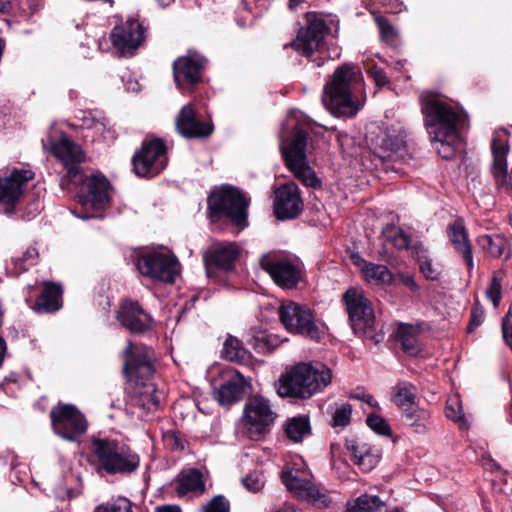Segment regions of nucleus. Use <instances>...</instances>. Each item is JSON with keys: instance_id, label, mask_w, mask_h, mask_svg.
Instances as JSON below:
<instances>
[{"instance_id": "nucleus-1", "label": "nucleus", "mask_w": 512, "mask_h": 512, "mask_svg": "<svg viewBox=\"0 0 512 512\" xmlns=\"http://www.w3.org/2000/svg\"><path fill=\"white\" fill-rule=\"evenodd\" d=\"M152 351L143 345L129 343L124 352V373L130 383V404L154 411L160 404L155 385L149 381L154 373Z\"/></svg>"}, {"instance_id": "nucleus-2", "label": "nucleus", "mask_w": 512, "mask_h": 512, "mask_svg": "<svg viewBox=\"0 0 512 512\" xmlns=\"http://www.w3.org/2000/svg\"><path fill=\"white\" fill-rule=\"evenodd\" d=\"M363 86L361 70L352 63L338 67L324 86L322 102L337 117H354L363 107L357 94Z\"/></svg>"}, {"instance_id": "nucleus-3", "label": "nucleus", "mask_w": 512, "mask_h": 512, "mask_svg": "<svg viewBox=\"0 0 512 512\" xmlns=\"http://www.w3.org/2000/svg\"><path fill=\"white\" fill-rule=\"evenodd\" d=\"M304 116L292 111L286 120V126L293 131L291 138L281 137L280 148L287 168L305 186L319 187L321 182L309 166L306 156L307 133L303 129Z\"/></svg>"}, {"instance_id": "nucleus-4", "label": "nucleus", "mask_w": 512, "mask_h": 512, "mask_svg": "<svg viewBox=\"0 0 512 512\" xmlns=\"http://www.w3.org/2000/svg\"><path fill=\"white\" fill-rule=\"evenodd\" d=\"M330 368L321 363H300L279 379L278 394L284 397L310 398L332 381Z\"/></svg>"}, {"instance_id": "nucleus-5", "label": "nucleus", "mask_w": 512, "mask_h": 512, "mask_svg": "<svg viewBox=\"0 0 512 512\" xmlns=\"http://www.w3.org/2000/svg\"><path fill=\"white\" fill-rule=\"evenodd\" d=\"M91 458L98 472L109 475L131 474L140 465L139 455L129 445L117 439H93Z\"/></svg>"}, {"instance_id": "nucleus-6", "label": "nucleus", "mask_w": 512, "mask_h": 512, "mask_svg": "<svg viewBox=\"0 0 512 512\" xmlns=\"http://www.w3.org/2000/svg\"><path fill=\"white\" fill-rule=\"evenodd\" d=\"M421 113L424 116V125L435 149L444 159L448 146V105L446 97L442 94L423 91L419 96Z\"/></svg>"}, {"instance_id": "nucleus-7", "label": "nucleus", "mask_w": 512, "mask_h": 512, "mask_svg": "<svg viewBox=\"0 0 512 512\" xmlns=\"http://www.w3.org/2000/svg\"><path fill=\"white\" fill-rule=\"evenodd\" d=\"M281 479L285 487L300 500L321 508H327L332 503L328 491L315 484L312 474L304 467L288 466L283 470Z\"/></svg>"}, {"instance_id": "nucleus-8", "label": "nucleus", "mask_w": 512, "mask_h": 512, "mask_svg": "<svg viewBox=\"0 0 512 512\" xmlns=\"http://www.w3.org/2000/svg\"><path fill=\"white\" fill-rule=\"evenodd\" d=\"M110 183L104 176L92 175L87 179V192L79 193L77 201L81 208L71 212L82 220L91 218H103L101 214H95L109 206Z\"/></svg>"}, {"instance_id": "nucleus-9", "label": "nucleus", "mask_w": 512, "mask_h": 512, "mask_svg": "<svg viewBox=\"0 0 512 512\" xmlns=\"http://www.w3.org/2000/svg\"><path fill=\"white\" fill-rule=\"evenodd\" d=\"M249 200L238 189L223 186L208 197V208L212 215L223 214L236 225H241L247 218Z\"/></svg>"}, {"instance_id": "nucleus-10", "label": "nucleus", "mask_w": 512, "mask_h": 512, "mask_svg": "<svg viewBox=\"0 0 512 512\" xmlns=\"http://www.w3.org/2000/svg\"><path fill=\"white\" fill-rule=\"evenodd\" d=\"M138 271L153 280L173 283L180 272L177 258L168 252L145 251L137 257Z\"/></svg>"}, {"instance_id": "nucleus-11", "label": "nucleus", "mask_w": 512, "mask_h": 512, "mask_svg": "<svg viewBox=\"0 0 512 512\" xmlns=\"http://www.w3.org/2000/svg\"><path fill=\"white\" fill-rule=\"evenodd\" d=\"M281 323L287 331L300 334L313 340L320 339V331L315 324L311 310L305 305L288 301L278 308Z\"/></svg>"}, {"instance_id": "nucleus-12", "label": "nucleus", "mask_w": 512, "mask_h": 512, "mask_svg": "<svg viewBox=\"0 0 512 512\" xmlns=\"http://www.w3.org/2000/svg\"><path fill=\"white\" fill-rule=\"evenodd\" d=\"M260 266L281 288L292 289L303 278L301 267L287 256L277 252L264 254L260 258Z\"/></svg>"}, {"instance_id": "nucleus-13", "label": "nucleus", "mask_w": 512, "mask_h": 512, "mask_svg": "<svg viewBox=\"0 0 512 512\" xmlns=\"http://www.w3.org/2000/svg\"><path fill=\"white\" fill-rule=\"evenodd\" d=\"M275 418L269 400L261 395L252 396L245 403L242 423L250 438L258 439L265 434Z\"/></svg>"}, {"instance_id": "nucleus-14", "label": "nucleus", "mask_w": 512, "mask_h": 512, "mask_svg": "<svg viewBox=\"0 0 512 512\" xmlns=\"http://www.w3.org/2000/svg\"><path fill=\"white\" fill-rule=\"evenodd\" d=\"M351 326L357 334H368L375 323L370 300L361 288L351 287L343 295Z\"/></svg>"}, {"instance_id": "nucleus-15", "label": "nucleus", "mask_w": 512, "mask_h": 512, "mask_svg": "<svg viewBox=\"0 0 512 512\" xmlns=\"http://www.w3.org/2000/svg\"><path fill=\"white\" fill-rule=\"evenodd\" d=\"M54 432L67 441H77L87 430L85 416L70 404H59L50 411Z\"/></svg>"}, {"instance_id": "nucleus-16", "label": "nucleus", "mask_w": 512, "mask_h": 512, "mask_svg": "<svg viewBox=\"0 0 512 512\" xmlns=\"http://www.w3.org/2000/svg\"><path fill=\"white\" fill-rule=\"evenodd\" d=\"M166 146L161 139L144 142L133 157L134 171L139 176H154L167 165Z\"/></svg>"}, {"instance_id": "nucleus-17", "label": "nucleus", "mask_w": 512, "mask_h": 512, "mask_svg": "<svg viewBox=\"0 0 512 512\" xmlns=\"http://www.w3.org/2000/svg\"><path fill=\"white\" fill-rule=\"evenodd\" d=\"M329 28L326 22L315 14H308L303 25L290 46L299 54L310 57L319 50Z\"/></svg>"}, {"instance_id": "nucleus-18", "label": "nucleus", "mask_w": 512, "mask_h": 512, "mask_svg": "<svg viewBox=\"0 0 512 512\" xmlns=\"http://www.w3.org/2000/svg\"><path fill=\"white\" fill-rule=\"evenodd\" d=\"M50 151L59 160L67 171V178L74 183H82L84 175L80 170V164L84 160V154L80 146L66 137L51 143Z\"/></svg>"}, {"instance_id": "nucleus-19", "label": "nucleus", "mask_w": 512, "mask_h": 512, "mask_svg": "<svg viewBox=\"0 0 512 512\" xmlns=\"http://www.w3.org/2000/svg\"><path fill=\"white\" fill-rule=\"evenodd\" d=\"M110 40L119 55H133L144 40L143 27L136 20H128L113 28Z\"/></svg>"}, {"instance_id": "nucleus-20", "label": "nucleus", "mask_w": 512, "mask_h": 512, "mask_svg": "<svg viewBox=\"0 0 512 512\" xmlns=\"http://www.w3.org/2000/svg\"><path fill=\"white\" fill-rule=\"evenodd\" d=\"M450 148L463 159L467 152V133L470 129L468 114L462 106L450 102Z\"/></svg>"}, {"instance_id": "nucleus-21", "label": "nucleus", "mask_w": 512, "mask_h": 512, "mask_svg": "<svg viewBox=\"0 0 512 512\" xmlns=\"http://www.w3.org/2000/svg\"><path fill=\"white\" fill-rule=\"evenodd\" d=\"M274 213L279 220L297 217L303 208L298 186L293 183L281 185L275 191Z\"/></svg>"}, {"instance_id": "nucleus-22", "label": "nucleus", "mask_w": 512, "mask_h": 512, "mask_svg": "<svg viewBox=\"0 0 512 512\" xmlns=\"http://www.w3.org/2000/svg\"><path fill=\"white\" fill-rule=\"evenodd\" d=\"M206 59L199 54H189L177 58L173 64V75L176 86L183 89L187 85L197 83L201 79V71Z\"/></svg>"}, {"instance_id": "nucleus-23", "label": "nucleus", "mask_w": 512, "mask_h": 512, "mask_svg": "<svg viewBox=\"0 0 512 512\" xmlns=\"http://www.w3.org/2000/svg\"><path fill=\"white\" fill-rule=\"evenodd\" d=\"M450 253L462 261L470 273L474 267L472 244L462 219L457 218L450 225Z\"/></svg>"}, {"instance_id": "nucleus-24", "label": "nucleus", "mask_w": 512, "mask_h": 512, "mask_svg": "<svg viewBox=\"0 0 512 512\" xmlns=\"http://www.w3.org/2000/svg\"><path fill=\"white\" fill-rule=\"evenodd\" d=\"M34 173L28 169H14L8 177L0 178V203L14 206L21 198Z\"/></svg>"}, {"instance_id": "nucleus-25", "label": "nucleus", "mask_w": 512, "mask_h": 512, "mask_svg": "<svg viewBox=\"0 0 512 512\" xmlns=\"http://www.w3.org/2000/svg\"><path fill=\"white\" fill-rule=\"evenodd\" d=\"M405 137L402 130L387 129L381 131L372 141L381 150L382 157L405 161L409 156Z\"/></svg>"}, {"instance_id": "nucleus-26", "label": "nucleus", "mask_w": 512, "mask_h": 512, "mask_svg": "<svg viewBox=\"0 0 512 512\" xmlns=\"http://www.w3.org/2000/svg\"><path fill=\"white\" fill-rule=\"evenodd\" d=\"M175 124L177 131L186 138L207 137L213 131L210 123L196 118L195 109L192 104L182 107L176 117Z\"/></svg>"}, {"instance_id": "nucleus-27", "label": "nucleus", "mask_w": 512, "mask_h": 512, "mask_svg": "<svg viewBox=\"0 0 512 512\" xmlns=\"http://www.w3.org/2000/svg\"><path fill=\"white\" fill-rule=\"evenodd\" d=\"M118 319L122 326L132 333H140L150 328V316L134 301H124L118 311Z\"/></svg>"}, {"instance_id": "nucleus-28", "label": "nucleus", "mask_w": 512, "mask_h": 512, "mask_svg": "<svg viewBox=\"0 0 512 512\" xmlns=\"http://www.w3.org/2000/svg\"><path fill=\"white\" fill-rule=\"evenodd\" d=\"M350 459L364 471L372 470L381 458L379 448L363 441L348 439L345 443Z\"/></svg>"}, {"instance_id": "nucleus-29", "label": "nucleus", "mask_w": 512, "mask_h": 512, "mask_svg": "<svg viewBox=\"0 0 512 512\" xmlns=\"http://www.w3.org/2000/svg\"><path fill=\"white\" fill-rule=\"evenodd\" d=\"M239 254L234 243L220 244L204 255L207 275L210 276L212 268L230 270Z\"/></svg>"}, {"instance_id": "nucleus-30", "label": "nucleus", "mask_w": 512, "mask_h": 512, "mask_svg": "<svg viewBox=\"0 0 512 512\" xmlns=\"http://www.w3.org/2000/svg\"><path fill=\"white\" fill-rule=\"evenodd\" d=\"M244 388L243 377L233 372L220 387L214 391V396L222 406H229L241 399Z\"/></svg>"}, {"instance_id": "nucleus-31", "label": "nucleus", "mask_w": 512, "mask_h": 512, "mask_svg": "<svg viewBox=\"0 0 512 512\" xmlns=\"http://www.w3.org/2000/svg\"><path fill=\"white\" fill-rule=\"evenodd\" d=\"M175 491L178 496L187 494L202 495L205 492V482L202 473L197 469L183 471L176 479Z\"/></svg>"}, {"instance_id": "nucleus-32", "label": "nucleus", "mask_w": 512, "mask_h": 512, "mask_svg": "<svg viewBox=\"0 0 512 512\" xmlns=\"http://www.w3.org/2000/svg\"><path fill=\"white\" fill-rule=\"evenodd\" d=\"M62 289L51 282L44 283V289L36 301L40 312H54L61 307Z\"/></svg>"}, {"instance_id": "nucleus-33", "label": "nucleus", "mask_w": 512, "mask_h": 512, "mask_svg": "<svg viewBox=\"0 0 512 512\" xmlns=\"http://www.w3.org/2000/svg\"><path fill=\"white\" fill-rule=\"evenodd\" d=\"M382 235L386 242L392 244L395 248L407 249L411 251V254L414 255L416 249L420 248L421 245H411L410 236L405 233L400 227L389 224L385 226L382 230Z\"/></svg>"}, {"instance_id": "nucleus-34", "label": "nucleus", "mask_w": 512, "mask_h": 512, "mask_svg": "<svg viewBox=\"0 0 512 512\" xmlns=\"http://www.w3.org/2000/svg\"><path fill=\"white\" fill-rule=\"evenodd\" d=\"M478 244L492 258H499L508 248L506 238L497 233L480 235Z\"/></svg>"}, {"instance_id": "nucleus-35", "label": "nucleus", "mask_w": 512, "mask_h": 512, "mask_svg": "<svg viewBox=\"0 0 512 512\" xmlns=\"http://www.w3.org/2000/svg\"><path fill=\"white\" fill-rule=\"evenodd\" d=\"M365 281L372 285H389L394 281V276L391 271L381 264L370 262L362 273Z\"/></svg>"}, {"instance_id": "nucleus-36", "label": "nucleus", "mask_w": 512, "mask_h": 512, "mask_svg": "<svg viewBox=\"0 0 512 512\" xmlns=\"http://www.w3.org/2000/svg\"><path fill=\"white\" fill-rule=\"evenodd\" d=\"M221 356L228 361L236 363H243L250 358L249 352L233 336H228L224 341Z\"/></svg>"}, {"instance_id": "nucleus-37", "label": "nucleus", "mask_w": 512, "mask_h": 512, "mask_svg": "<svg viewBox=\"0 0 512 512\" xmlns=\"http://www.w3.org/2000/svg\"><path fill=\"white\" fill-rule=\"evenodd\" d=\"M310 423L307 416H296L288 419L285 424L287 437L293 442H300L310 434Z\"/></svg>"}, {"instance_id": "nucleus-38", "label": "nucleus", "mask_w": 512, "mask_h": 512, "mask_svg": "<svg viewBox=\"0 0 512 512\" xmlns=\"http://www.w3.org/2000/svg\"><path fill=\"white\" fill-rule=\"evenodd\" d=\"M392 401L398 407L411 408L416 399V388L409 382H399L393 389Z\"/></svg>"}, {"instance_id": "nucleus-39", "label": "nucleus", "mask_w": 512, "mask_h": 512, "mask_svg": "<svg viewBox=\"0 0 512 512\" xmlns=\"http://www.w3.org/2000/svg\"><path fill=\"white\" fill-rule=\"evenodd\" d=\"M383 506L377 495L363 494L347 504V512H380Z\"/></svg>"}, {"instance_id": "nucleus-40", "label": "nucleus", "mask_w": 512, "mask_h": 512, "mask_svg": "<svg viewBox=\"0 0 512 512\" xmlns=\"http://www.w3.org/2000/svg\"><path fill=\"white\" fill-rule=\"evenodd\" d=\"M417 334V329L408 324L400 325L397 330V338L401 342L403 350L410 355L415 354L418 350Z\"/></svg>"}, {"instance_id": "nucleus-41", "label": "nucleus", "mask_w": 512, "mask_h": 512, "mask_svg": "<svg viewBox=\"0 0 512 512\" xmlns=\"http://www.w3.org/2000/svg\"><path fill=\"white\" fill-rule=\"evenodd\" d=\"M429 418V413L420 408H407L403 411V422L415 429L417 433L425 430L426 422Z\"/></svg>"}, {"instance_id": "nucleus-42", "label": "nucleus", "mask_w": 512, "mask_h": 512, "mask_svg": "<svg viewBox=\"0 0 512 512\" xmlns=\"http://www.w3.org/2000/svg\"><path fill=\"white\" fill-rule=\"evenodd\" d=\"M416 251L413 256L416 257V260L419 264L420 271L422 274L430 280L437 279L439 275V270L437 267L432 265L431 259L428 257L426 250L420 246V248H415Z\"/></svg>"}, {"instance_id": "nucleus-43", "label": "nucleus", "mask_w": 512, "mask_h": 512, "mask_svg": "<svg viewBox=\"0 0 512 512\" xmlns=\"http://www.w3.org/2000/svg\"><path fill=\"white\" fill-rule=\"evenodd\" d=\"M252 347L259 353H269L278 347L280 341L276 335L260 333L251 339Z\"/></svg>"}, {"instance_id": "nucleus-44", "label": "nucleus", "mask_w": 512, "mask_h": 512, "mask_svg": "<svg viewBox=\"0 0 512 512\" xmlns=\"http://www.w3.org/2000/svg\"><path fill=\"white\" fill-rule=\"evenodd\" d=\"M242 485L244 488L252 493L260 492L265 486V476L262 471L255 470L246 474L241 479Z\"/></svg>"}, {"instance_id": "nucleus-45", "label": "nucleus", "mask_w": 512, "mask_h": 512, "mask_svg": "<svg viewBox=\"0 0 512 512\" xmlns=\"http://www.w3.org/2000/svg\"><path fill=\"white\" fill-rule=\"evenodd\" d=\"M502 279L503 273L501 271L494 272L490 285L485 292L486 297L492 302L494 307H497L501 300Z\"/></svg>"}, {"instance_id": "nucleus-46", "label": "nucleus", "mask_w": 512, "mask_h": 512, "mask_svg": "<svg viewBox=\"0 0 512 512\" xmlns=\"http://www.w3.org/2000/svg\"><path fill=\"white\" fill-rule=\"evenodd\" d=\"M162 439L164 445L173 451H183L187 445L184 437L179 432L173 430L164 432Z\"/></svg>"}, {"instance_id": "nucleus-47", "label": "nucleus", "mask_w": 512, "mask_h": 512, "mask_svg": "<svg viewBox=\"0 0 512 512\" xmlns=\"http://www.w3.org/2000/svg\"><path fill=\"white\" fill-rule=\"evenodd\" d=\"M352 407L345 403L337 407L332 416V426L343 428L350 423Z\"/></svg>"}, {"instance_id": "nucleus-48", "label": "nucleus", "mask_w": 512, "mask_h": 512, "mask_svg": "<svg viewBox=\"0 0 512 512\" xmlns=\"http://www.w3.org/2000/svg\"><path fill=\"white\" fill-rule=\"evenodd\" d=\"M375 20L379 27L381 40L387 44H394L397 38L394 27L384 17L379 16Z\"/></svg>"}, {"instance_id": "nucleus-49", "label": "nucleus", "mask_w": 512, "mask_h": 512, "mask_svg": "<svg viewBox=\"0 0 512 512\" xmlns=\"http://www.w3.org/2000/svg\"><path fill=\"white\" fill-rule=\"evenodd\" d=\"M94 512H132V505L128 499L119 498L112 503L99 505Z\"/></svg>"}, {"instance_id": "nucleus-50", "label": "nucleus", "mask_w": 512, "mask_h": 512, "mask_svg": "<svg viewBox=\"0 0 512 512\" xmlns=\"http://www.w3.org/2000/svg\"><path fill=\"white\" fill-rule=\"evenodd\" d=\"M203 512H229L230 505L228 500L222 496L217 495L213 497L205 506Z\"/></svg>"}, {"instance_id": "nucleus-51", "label": "nucleus", "mask_w": 512, "mask_h": 512, "mask_svg": "<svg viewBox=\"0 0 512 512\" xmlns=\"http://www.w3.org/2000/svg\"><path fill=\"white\" fill-rule=\"evenodd\" d=\"M367 425L380 435H389L391 430L387 422L378 415H369L367 417Z\"/></svg>"}, {"instance_id": "nucleus-52", "label": "nucleus", "mask_w": 512, "mask_h": 512, "mask_svg": "<svg viewBox=\"0 0 512 512\" xmlns=\"http://www.w3.org/2000/svg\"><path fill=\"white\" fill-rule=\"evenodd\" d=\"M485 318V312L482 306L475 304L471 309L470 321L467 327V332L472 333L479 327Z\"/></svg>"}, {"instance_id": "nucleus-53", "label": "nucleus", "mask_w": 512, "mask_h": 512, "mask_svg": "<svg viewBox=\"0 0 512 512\" xmlns=\"http://www.w3.org/2000/svg\"><path fill=\"white\" fill-rule=\"evenodd\" d=\"M367 73L373 78L377 86H385L389 84V78L381 68L372 66L367 70Z\"/></svg>"}, {"instance_id": "nucleus-54", "label": "nucleus", "mask_w": 512, "mask_h": 512, "mask_svg": "<svg viewBox=\"0 0 512 512\" xmlns=\"http://www.w3.org/2000/svg\"><path fill=\"white\" fill-rule=\"evenodd\" d=\"M395 279H398L400 281V283H402L405 287H407L412 292H416L419 290V286L416 283L413 275L399 273L396 275L394 280Z\"/></svg>"}, {"instance_id": "nucleus-55", "label": "nucleus", "mask_w": 512, "mask_h": 512, "mask_svg": "<svg viewBox=\"0 0 512 512\" xmlns=\"http://www.w3.org/2000/svg\"><path fill=\"white\" fill-rule=\"evenodd\" d=\"M450 420H453L454 422L458 423L461 429H466L468 427L464 415L461 414V406L458 407L457 411H450Z\"/></svg>"}, {"instance_id": "nucleus-56", "label": "nucleus", "mask_w": 512, "mask_h": 512, "mask_svg": "<svg viewBox=\"0 0 512 512\" xmlns=\"http://www.w3.org/2000/svg\"><path fill=\"white\" fill-rule=\"evenodd\" d=\"M38 257V251L34 247H29L21 258L22 262H29L33 264Z\"/></svg>"}, {"instance_id": "nucleus-57", "label": "nucleus", "mask_w": 512, "mask_h": 512, "mask_svg": "<svg viewBox=\"0 0 512 512\" xmlns=\"http://www.w3.org/2000/svg\"><path fill=\"white\" fill-rule=\"evenodd\" d=\"M351 261L352 263L359 268L361 273H363L364 269L370 262L366 261L364 258H362L359 254H352L351 255Z\"/></svg>"}, {"instance_id": "nucleus-58", "label": "nucleus", "mask_w": 512, "mask_h": 512, "mask_svg": "<svg viewBox=\"0 0 512 512\" xmlns=\"http://www.w3.org/2000/svg\"><path fill=\"white\" fill-rule=\"evenodd\" d=\"M156 512H181V509L177 505H164L158 507Z\"/></svg>"}, {"instance_id": "nucleus-59", "label": "nucleus", "mask_w": 512, "mask_h": 512, "mask_svg": "<svg viewBox=\"0 0 512 512\" xmlns=\"http://www.w3.org/2000/svg\"><path fill=\"white\" fill-rule=\"evenodd\" d=\"M275 512H303L302 510L296 508L290 504H284L282 507L275 510Z\"/></svg>"}, {"instance_id": "nucleus-60", "label": "nucleus", "mask_w": 512, "mask_h": 512, "mask_svg": "<svg viewBox=\"0 0 512 512\" xmlns=\"http://www.w3.org/2000/svg\"><path fill=\"white\" fill-rule=\"evenodd\" d=\"M305 0H289L288 1V7L290 10H296L298 7H300L301 4L304 3Z\"/></svg>"}, {"instance_id": "nucleus-61", "label": "nucleus", "mask_w": 512, "mask_h": 512, "mask_svg": "<svg viewBox=\"0 0 512 512\" xmlns=\"http://www.w3.org/2000/svg\"><path fill=\"white\" fill-rule=\"evenodd\" d=\"M362 399L372 407H376L378 405L373 396L369 394L364 395Z\"/></svg>"}, {"instance_id": "nucleus-62", "label": "nucleus", "mask_w": 512, "mask_h": 512, "mask_svg": "<svg viewBox=\"0 0 512 512\" xmlns=\"http://www.w3.org/2000/svg\"><path fill=\"white\" fill-rule=\"evenodd\" d=\"M9 4V0H0V12L4 11Z\"/></svg>"}, {"instance_id": "nucleus-63", "label": "nucleus", "mask_w": 512, "mask_h": 512, "mask_svg": "<svg viewBox=\"0 0 512 512\" xmlns=\"http://www.w3.org/2000/svg\"><path fill=\"white\" fill-rule=\"evenodd\" d=\"M251 2H252V0H243L242 5H243L244 9L251 10V7H250Z\"/></svg>"}, {"instance_id": "nucleus-64", "label": "nucleus", "mask_w": 512, "mask_h": 512, "mask_svg": "<svg viewBox=\"0 0 512 512\" xmlns=\"http://www.w3.org/2000/svg\"><path fill=\"white\" fill-rule=\"evenodd\" d=\"M25 270H26V267H25V266H23V267H20V268H19V271H18V272H22V271H25Z\"/></svg>"}]
</instances>
